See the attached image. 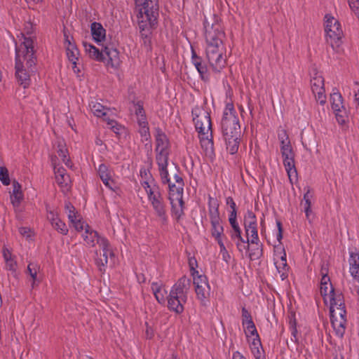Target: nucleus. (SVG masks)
<instances>
[{"instance_id":"1","label":"nucleus","mask_w":359,"mask_h":359,"mask_svg":"<svg viewBox=\"0 0 359 359\" xmlns=\"http://www.w3.org/2000/svg\"><path fill=\"white\" fill-rule=\"evenodd\" d=\"M320 292L325 304L329 306L330 320L335 334L341 338L346 331L347 319L343 295L336 292L332 283L320 285Z\"/></svg>"},{"instance_id":"2","label":"nucleus","mask_w":359,"mask_h":359,"mask_svg":"<svg viewBox=\"0 0 359 359\" xmlns=\"http://www.w3.org/2000/svg\"><path fill=\"white\" fill-rule=\"evenodd\" d=\"M221 124L226 150L229 154H235L239 147L241 132L239 121L232 104L226 105Z\"/></svg>"},{"instance_id":"3","label":"nucleus","mask_w":359,"mask_h":359,"mask_svg":"<svg viewBox=\"0 0 359 359\" xmlns=\"http://www.w3.org/2000/svg\"><path fill=\"white\" fill-rule=\"evenodd\" d=\"M137 24L141 32H149L156 23L158 0H135Z\"/></svg>"},{"instance_id":"4","label":"nucleus","mask_w":359,"mask_h":359,"mask_svg":"<svg viewBox=\"0 0 359 359\" xmlns=\"http://www.w3.org/2000/svg\"><path fill=\"white\" fill-rule=\"evenodd\" d=\"M141 186L144 189L148 201L152 206L156 215L162 223L167 221L165 205L158 186L152 177L149 176L141 181Z\"/></svg>"},{"instance_id":"5","label":"nucleus","mask_w":359,"mask_h":359,"mask_svg":"<svg viewBox=\"0 0 359 359\" xmlns=\"http://www.w3.org/2000/svg\"><path fill=\"white\" fill-rule=\"evenodd\" d=\"M242 324L255 359H265L264 352L256 327L250 313L245 308L242 309Z\"/></svg>"},{"instance_id":"6","label":"nucleus","mask_w":359,"mask_h":359,"mask_svg":"<svg viewBox=\"0 0 359 359\" xmlns=\"http://www.w3.org/2000/svg\"><path fill=\"white\" fill-rule=\"evenodd\" d=\"M90 57L103 62L109 68L116 69L120 64L118 52L114 46H85Z\"/></svg>"},{"instance_id":"7","label":"nucleus","mask_w":359,"mask_h":359,"mask_svg":"<svg viewBox=\"0 0 359 359\" xmlns=\"http://www.w3.org/2000/svg\"><path fill=\"white\" fill-rule=\"evenodd\" d=\"M187 299V292L184 285L181 283H177L172 286L168 297V308L177 313H181L184 311V304Z\"/></svg>"},{"instance_id":"8","label":"nucleus","mask_w":359,"mask_h":359,"mask_svg":"<svg viewBox=\"0 0 359 359\" xmlns=\"http://www.w3.org/2000/svg\"><path fill=\"white\" fill-rule=\"evenodd\" d=\"M325 32L327 42L331 45L339 43L344 33L340 22L330 14L325 16Z\"/></svg>"},{"instance_id":"9","label":"nucleus","mask_w":359,"mask_h":359,"mask_svg":"<svg viewBox=\"0 0 359 359\" xmlns=\"http://www.w3.org/2000/svg\"><path fill=\"white\" fill-rule=\"evenodd\" d=\"M97 244L102 250V255L96 259L95 263L100 271L104 272L108 264L114 265V253L107 238H100L97 241Z\"/></svg>"},{"instance_id":"10","label":"nucleus","mask_w":359,"mask_h":359,"mask_svg":"<svg viewBox=\"0 0 359 359\" xmlns=\"http://www.w3.org/2000/svg\"><path fill=\"white\" fill-rule=\"evenodd\" d=\"M224 50L219 46H207L205 49L206 57L212 70L219 72L226 65Z\"/></svg>"},{"instance_id":"11","label":"nucleus","mask_w":359,"mask_h":359,"mask_svg":"<svg viewBox=\"0 0 359 359\" xmlns=\"http://www.w3.org/2000/svg\"><path fill=\"white\" fill-rule=\"evenodd\" d=\"M243 226L248 238V242L252 245H258L259 238L257 231V221L256 215L251 210H248L244 215Z\"/></svg>"},{"instance_id":"12","label":"nucleus","mask_w":359,"mask_h":359,"mask_svg":"<svg viewBox=\"0 0 359 359\" xmlns=\"http://www.w3.org/2000/svg\"><path fill=\"white\" fill-rule=\"evenodd\" d=\"M280 151L283 158L285 170L292 182L297 177V171L294 168V154L290 140L280 142Z\"/></svg>"},{"instance_id":"13","label":"nucleus","mask_w":359,"mask_h":359,"mask_svg":"<svg viewBox=\"0 0 359 359\" xmlns=\"http://www.w3.org/2000/svg\"><path fill=\"white\" fill-rule=\"evenodd\" d=\"M210 219L211 223V234L217 243L223 241L224 228L217 207H211L209 210Z\"/></svg>"},{"instance_id":"14","label":"nucleus","mask_w":359,"mask_h":359,"mask_svg":"<svg viewBox=\"0 0 359 359\" xmlns=\"http://www.w3.org/2000/svg\"><path fill=\"white\" fill-rule=\"evenodd\" d=\"M273 261L281 279L285 280L287 277L289 266L287 264L285 249L280 245L274 247Z\"/></svg>"},{"instance_id":"15","label":"nucleus","mask_w":359,"mask_h":359,"mask_svg":"<svg viewBox=\"0 0 359 359\" xmlns=\"http://www.w3.org/2000/svg\"><path fill=\"white\" fill-rule=\"evenodd\" d=\"M156 160H168L169 141L167 136L160 130H156Z\"/></svg>"},{"instance_id":"16","label":"nucleus","mask_w":359,"mask_h":359,"mask_svg":"<svg viewBox=\"0 0 359 359\" xmlns=\"http://www.w3.org/2000/svg\"><path fill=\"white\" fill-rule=\"evenodd\" d=\"M311 90L314 94L316 100L324 104L326 102L325 90L324 87V79L319 72H315L311 79Z\"/></svg>"},{"instance_id":"17","label":"nucleus","mask_w":359,"mask_h":359,"mask_svg":"<svg viewBox=\"0 0 359 359\" xmlns=\"http://www.w3.org/2000/svg\"><path fill=\"white\" fill-rule=\"evenodd\" d=\"M133 107V110L137 118V122L140 128V133L142 138H144L145 140H147L149 137V129L142 104L139 102L136 104H134Z\"/></svg>"},{"instance_id":"18","label":"nucleus","mask_w":359,"mask_h":359,"mask_svg":"<svg viewBox=\"0 0 359 359\" xmlns=\"http://www.w3.org/2000/svg\"><path fill=\"white\" fill-rule=\"evenodd\" d=\"M196 129L199 135L212 134L211 120L208 112L201 110L196 117H194Z\"/></svg>"},{"instance_id":"19","label":"nucleus","mask_w":359,"mask_h":359,"mask_svg":"<svg viewBox=\"0 0 359 359\" xmlns=\"http://www.w3.org/2000/svg\"><path fill=\"white\" fill-rule=\"evenodd\" d=\"M192 278L197 297L200 300L203 301L209 296L210 291V287L207 278L202 273Z\"/></svg>"},{"instance_id":"20","label":"nucleus","mask_w":359,"mask_h":359,"mask_svg":"<svg viewBox=\"0 0 359 359\" xmlns=\"http://www.w3.org/2000/svg\"><path fill=\"white\" fill-rule=\"evenodd\" d=\"M10 198L16 217L20 219L22 217V191L21 184L17 181L13 182V190L10 193Z\"/></svg>"},{"instance_id":"21","label":"nucleus","mask_w":359,"mask_h":359,"mask_svg":"<svg viewBox=\"0 0 359 359\" xmlns=\"http://www.w3.org/2000/svg\"><path fill=\"white\" fill-rule=\"evenodd\" d=\"M65 210L70 224L77 231H82L85 222L76 208L70 203L67 202Z\"/></svg>"},{"instance_id":"22","label":"nucleus","mask_w":359,"mask_h":359,"mask_svg":"<svg viewBox=\"0 0 359 359\" xmlns=\"http://www.w3.org/2000/svg\"><path fill=\"white\" fill-rule=\"evenodd\" d=\"M47 219L52 227L62 235H67L68 228L65 223L60 218L58 212L54 208L47 209Z\"/></svg>"},{"instance_id":"23","label":"nucleus","mask_w":359,"mask_h":359,"mask_svg":"<svg viewBox=\"0 0 359 359\" xmlns=\"http://www.w3.org/2000/svg\"><path fill=\"white\" fill-rule=\"evenodd\" d=\"M98 175L104 184L109 189L116 191L118 187L115 182L113 176L114 172L104 164H100L97 170Z\"/></svg>"},{"instance_id":"24","label":"nucleus","mask_w":359,"mask_h":359,"mask_svg":"<svg viewBox=\"0 0 359 359\" xmlns=\"http://www.w3.org/2000/svg\"><path fill=\"white\" fill-rule=\"evenodd\" d=\"M55 177L57 184L64 193L68 192L71 188V179L62 167H55Z\"/></svg>"},{"instance_id":"25","label":"nucleus","mask_w":359,"mask_h":359,"mask_svg":"<svg viewBox=\"0 0 359 359\" xmlns=\"http://www.w3.org/2000/svg\"><path fill=\"white\" fill-rule=\"evenodd\" d=\"M183 194L177 193L169 194V199L172 206V213L175 218L179 219L184 214L182 200Z\"/></svg>"},{"instance_id":"26","label":"nucleus","mask_w":359,"mask_h":359,"mask_svg":"<svg viewBox=\"0 0 359 359\" xmlns=\"http://www.w3.org/2000/svg\"><path fill=\"white\" fill-rule=\"evenodd\" d=\"M201 148L205 155L212 158L215 156L214 144L212 141V133L204 135H199Z\"/></svg>"},{"instance_id":"27","label":"nucleus","mask_w":359,"mask_h":359,"mask_svg":"<svg viewBox=\"0 0 359 359\" xmlns=\"http://www.w3.org/2000/svg\"><path fill=\"white\" fill-rule=\"evenodd\" d=\"M235 243L238 251L241 252L243 255L245 254V256L248 257L251 259H255V256L258 257L261 254L259 243L258 244V245H256L257 248L253 250L254 252L250 251L249 248L250 244H251V243H248V240L245 241L244 239H242L241 241H236Z\"/></svg>"},{"instance_id":"28","label":"nucleus","mask_w":359,"mask_h":359,"mask_svg":"<svg viewBox=\"0 0 359 359\" xmlns=\"http://www.w3.org/2000/svg\"><path fill=\"white\" fill-rule=\"evenodd\" d=\"M191 48L192 54V63L199 73L201 79L205 81H208L210 79L209 69L205 65L202 64L201 58L197 56L196 51L194 49V46H191Z\"/></svg>"},{"instance_id":"29","label":"nucleus","mask_w":359,"mask_h":359,"mask_svg":"<svg viewBox=\"0 0 359 359\" xmlns=\"http://www.w3.org/2000/svg\"><path fill=\"white\" fill-rule=\"evenodd\" d=\"M82 231H84L82 233V237L86 243L90 246H94L95 243H97V241L100 238H104L103 237H99L97 233L92 229L86 222L83 223Z\"/></svg>"},{"instance_id":"30","label":"nucleus","mask_w":359,"mask_h":359,"mask_svg":"<svg viewBox=\"0 0 359 359\" xmlns=\"http://www.w3.org/2000/svg\"><path fill=\"white\" fill-rule=\"evenodd\" d=\"M67 56L71 63L72 70L75 74H78L80 72V69L77 67L80 57L78 46H67Z\"/></svg>"},{"instance_id":"31","label":"nucleus","mask_w":359,"mask_h":359,"mask_svg":"<svg viewBox=\"0 0 359 359\" xmlns=\"http://www.w3.org/2000/svg\"><path fill=\"white\" fill-rule=\"evenodd\" d=\"M350 273L355 280L359 283V254L351 252L349 257Z\"/></svg>"},{"instance_id":"32","label":"nucleus","mask_w":359,"mask_h":359,"mask_svg":"<svg viewBox=\"0 0 359 359\" xmlns=\"http://www.w3.org/2000/svg\"><path fill=\"white\" fill-rule=\"evenodd\" d=\"M224 35L221 31H207L205 34V39L208 45H222L224 43L223 38Z\"/></svg>"},{"instance_id":"33","label":"nucleus","mask_w":359,"mask_h":359,"mask_svg":"<svg viewBox=\"0 0 359 359\" xmlns=\"http://www.w3.org/2000/svg\"><path fill=\"white\" fill-rule=\"evenodd\" d=\"M56 151L58 156L61 158L62 162L68 167L71 166V163L68 157V151L66 144L62 139H58L55 143Z\"/></svg>"},{"instance_id":"34","label":"nucleus","mask_w":359,"mask_h":359,"mask_svg":"<svg viewBox=\"0 0 359 359\" xmlns=\"http://www.w3.org/2000/svg\"><path fill=\"white\" fill-rule=\"evenodd\" d=\"M90 31L93 39L97 43L104 40L106 31L102 25L99 22H93L90 25Z\"/></svg>"},{"instance_id":"35","label":"nucleus","mask_w":359,"mask_h":359,"mask_svg":"<svg viewBox=\"0 0 359 359\" xmlns=\"http://www.w3.org/2000/svg\"><path fill=\"white\" fill-rule=\"evenodd\" d=\"M28 274L30 277L29 281L32 287H34L39 283L41 277L39 275L40 267L37 264L30 263L27 266Z\"/></svg>"},{"instance_id":"36","label":"nucleus","mask_w":359,"mask_h":359,"mask_svg":"<svg viewBox=\"0 0 359 359\" xmlns=\"http://www.w3.org/2000/svg\"><path fill=\"white\" fill-rule=\"evenodd\" d=\"M151 290L158 303L164 304L165 302V299L168 297H167V290L161 283H153Z\"/></svg>"},{"instance_id":"37","label":"nucleus","mask_w":359,"mask_h":359,"mask_svg":"<svg viewBox=\"0 0 359 359\" xmlns=\"http://www.w3.org/2000/svg\"><path fill=\"white\" fill-rule=\"evenodd\" d=\"M3 256L6 262V269L9 270L11 274L16 277L17 264L8 249H4Z\"/></svg>"},{"instance_id":"38","label":"nucleus","mask_w":359,"mask_h":359,"mask_svg":"<svg viewBox=\"0 0 359 359\" xmlns=\"http://www.w3.org/2000/svg\"><path fill=\"white\" fill-rule=\"evenodd\" d=\"M15 76L18 79L19 84H22V62L21 60L20 49L18 46H15Z\"/></svg>"},{"instance_id":"39","label":"nucleus","mask_w":359,"mask_h":359,"mask_svg":"<svg viewBox=\"0 0 359 359\" xmlns=\"http://www.w3.org/2000/svg\"><path fill=\"white\" fill-rule=\"evenodd\" d=\"M158 166V170L160 173V176L161 178V181L163 184L169 183L170 179H169V174L167 169V166L168 164V160H158L156 161Z\"/></svg>"},{"instance_id":"40","label":"nucleus","mask_w":359,"mask_h":359,"mask_svg":"<svg viewBox=\"0 0 359 359\" xmlns=\"http://www.w3.org/2000/svg\"><path fill=\"white\" fill-rule=\"evenodd\" d=\"M90 108L91 111L93 112V114L95 116H96L97 117L103 116L104 117L103 120L105 118H109L108 116H107V109L106 108H104V107L102 106L101 104L92 102L90 104Z\"/></svg>"},{"instance_id":"41","label":"nucleus","mask_w":359,"mask_h":359,"mask_svg":"<svg viewBox=\"0 0 359 359\" xmlns=\"http://www.w3.org/2000/svg\"><path fill=\"white\" fill-rule=\"evenodd\" d=\"M330 102L334 111L344 107L342 97L339 93H333L331 95Z\"/></svg>"},{"instance_id":"42","label":"nucleus","mask_w":359,"mask_h":359,"mask_svg":"<svg viewBox=\"0 0 359 359\" xmlns=\"http://www.w3.org/2000/svg\"><path fill=\"white\" fill-rule=\"evenodd\" d=\"M175 180L177 184H169V194L177 193L180 194H183V180L182 179V177L177 175H175Z\"/></svg>"},{"instance_id":"43","label":"nucleus","mask_w":359,"mask_h":359,"mask_svg":"<svg viewBox=\"0 0 359 359\" xmlns=\"http://www.w3.org/2000/svg\"><path fill=\"white\" fill-rule=\"evenodd\" d=\"M334 113L339 125H345L348 121V114L345 107L335 110Z\"/></svg>"},{"instance_id":"44","label":"nucleus","mask_w":359,"mask_h":359,"mask_svg":"<svg viewBox=\"0 0 359 359\" xmlns=\"http://www.w3.org/2000/svg\"><path fill=\"white\" fill-rule=\"evenodd\" d=\"M104 121L106 123L107 127L111 129L115 133L120 134L124 130L121 125L118 124L115 120L109 118H105Z\"/></svg>"},{"instance_id":"45","label":"nucleus","mask_w":359,"mask_h":359,"mask_svg":"<svg viewBox=\"0 0 359 359\" xmlns=\"http://www.w3.org/2000/svg\"><path fill=\"white\" fill-rule=\"evenodd\" d=\"M0 181L5 186H8L11 183L8 170L4 166H0Z\"/></svg>"},{"instance_id":"46","label":"nucleus","mask_w":359,"mask_h":359,"mask_svg":"<svg viewBox=\"0 0 359 359\" xmlns=\"http://www.w3.org/2000/svg\"><path fill=\"white\" fill-rule=\"evenodd\" d=\"M189 266L192 277L201 274L199 271L196 270L198 264L195 257H191L189 258Z\"/></svg>"},{"instance_id":"47","label":"nucleus","mask_w":359,"mask_h":359,"mask_svg":"<svg viewBox=\"0 0 359 359\" xmlns=\"http://www.w3.org/2000/svg\"><path fill=\"white\" fill-rule=\"evenodd\" d=\"M231 238L236 243L237 241H241L243 238L241 236V229L238 226L231 227Z\"/></svg>"},{"instance_id":"48","label":"nucleus","mask_w":359,"mask_h":359,"mask_svg":"<svg viewBox=\"0 0 359 359\" xmlns=\"http://www.w3.org/2000/svg\"><path fill=\"white\" fill-rule=\"evenodd\" d=\"M218 244L219 245V249H220L219 252L222 255V259L225 262L228 263L231 259V256H230L229 253L228 252V251L224 245V242L219 241V243H218Z\"/></svg>"},{"instance_id":"49","label":"nucleus","mask_w":359,"mask_h":359,"mask_svg":"<svg viewBox=\"0 0 359 359\" xmlns=\"http://www.w3.org/2000/svg\"><path fill=\"white\" fill-rule=\"evenodd\" d=\"M353 13L359 19V0H348Z\"/></svg>"},{"instance_id":"50","label":"nucleus","mask_w":359,"mask_h":359,"mask_svg":"<svg viewBox=\"0 0 359 359\" xmlns=\"http://www.w3.org/2000/svg\"><path fill=\"white\" fill-rule=\"evenodd\" d=\"M312 198L313 195L308 189L307 191L304 194V201L302 203L304 208H311Z\"/></svg>"},{"instance_id":"51","label":"nucleus","mask_w":359,"mask_h":359,"mask_svg":"<svg viewBox=\"0 0 359 359\" xmlns=\"http://www.w3.org/2000/svg\"><path fill=\"white\" fill-rule=\"evenodd\" d=\"M327 269L325 266H323L321 269V279L320 285H329V283H331L330 277L327 275Z\"/></svg>"},{"instance_id":"52","label":"nucleus","mask_w":359,"mask_h":359,"mask_svg":"<svg viewBox=\"0 0 359 359\" xmlns=\"http://www.w3.org/2000/svg\"><path fill=\"white\" fill-rule=\"evenodd\" d=\"M236 217V210H231L229 217V222L231 227L239 225L238 223L237 222Z\"/></svg>"},{"instance_id":"53","label":"nucleus","mask_w":359,"mask_h":359,"mask_svg":"<svg viewBox=\"0 0 359 359\" xmlns=\"http://www.w3.org/2000/svg\"><path fill=\"white\" fill-rule=\"evenodd\" d=\"M34 232L31 230L30 229L25 228L24 227V238H26V239L30 242L33 241L34 238Z\"/></svg>"},{"instance_id":"54","label":"nucleus","mask_w":359,"mask_h":359,"mask_svg":"<svg viewBox=\"0 0 359 359\" xmlns=\"http://www.w3.org/2000/svg\"><path fill=\"white\" fill-rule=\"evenodd\" d=\"M278 137L280 142L290 140L287 132L284 129H281L278 131Z\"/></svg>"},{"instance_id":"55","label":"nucleus","mask_w":359,"mask_h":359,"mask_svg":"<svg viewBox=\"0 0 359 359\" xmlns=\"http://www.w3.org/2000/svg\"><path fill=\"white\" fill-rule=\"evenodd\" d=\"M146 337L147 339H152L154 336V330L147 323L146 324Z\"/></svg>"},{"instance_id":"56","label":"nucleus","mask_w":359,"mask_h":359,"mask_svg":"<svg viewBox=\"0 0 359 359\" xmlns=\"http://www.w3.org/2000/svg\"><path fill=\"white\" fill-rule=\"evenodd\" d=\"M276 224H277V227H278V232L276 236V238L280 242L283 238L281 223H280V222L277 221Z\"/></svg>"},{"instance_id":"57","label":"nucleus","mask_w":359,"mask_h":359,"mask_svg":"<svg viewBox=\"0 0 359 359\" xmlns=\"http://www.w3.org/2000/svg\"><path fill=\"white\" fill-rule=\"evenodd\" d=\"M36 58L34 57H31L29 60L27 61V65L28 69H31L30 72H33L32 67L35 65Z\"/></svg>"},{"instance_id":"58","label":"nucleus","mask_w":359,"mask_h":359,"mask_svg":"<svg viewBox=\"0 0 359 359\" xmlns=\"http://www.w3.org/2000/svg\"><path fill=\"white\" fill-rule=\"evenodd\" d=\"M291 334H292L291 340L294 341L295 342L297 341V340H298V338H297V330L295 327H292Z\"/></svg>"},{"instance_id":"59","label":"nucleus","mask_w":359,"mask_h":359,"mask_svg":"<svg viewBox=\"0 0 359 359\" xmlns=\"http://www.w3.org/2000/svg\"><path fill=\"white\" fill-rule=\"evenodd\" d=\"M226 203L228 205H229L231 210H236V203L233 201V200L232 199V198H231V197L227 198H226Z\"/></svg>"},{"instance_id":"60","label":"nucleus","mask_w":359,"mask_h":359,"mask_svg":"<svg viewBox=\"0 0 359 359\" xmlns=\"http://www.w3.org/2000/svg\"><path fill=\"white\" fill-rule=\"evenodd\" d=\"M232 359H245V358L243 357V355L241 353L236 351V352L233 353Z\"/></svg>"},{"instance_id":"61","label":"nucleus","mask_w":359,"mask_h":359,"mask_svg":"<svg viewBox=\"0 0 359 359\" xmlns=\"http://www.w3.org/2000/svg\"><path fill=\"white\" fill-rule=\"evenodd\" d=\"M304 210L306 218L309 219L310 215L311 214V208H304Z\"/></svg>"},{"instance_id":"62","label":"nucleus","mask_w":359,"mask_h":359,"mask_svg":"<svg viewBox=\"0 0 359 359\" xmlns=\"http://www.w3.org/2000/svg\"><path fill=\"white\" fill-rule=\"evenodd\" d=\"M354 102L357 106H359V95L355 92Z\"/></svg>"},{"instance_id":"63","label":"nucleus","mask_w":359,"mask_h":359,"mask_svg":"<svg viewBox=\"0 0 359 359\" xmlns=\"http://www.w3.org/2000/svg\"><path fill=\"white\" fill-rule=\"evenodd\" d=\"M29 42H31L32 43H34V41H32V39L31 38L24 37V42H23L24 45H27V43H29Z\"/></svg>"},{"instance_id":"64","label":"nucleus","mask_w":359,"mask_h":359,"mask_svg":"<svg viewBox=\"0 0 359 359\" xmlns=\"http://www.w3.org/2000/svg\"><path fill=\"white\" fill-rule=\"evenodd\" d=\"M26 48L27 49V52H33L34 46H26Z\"/></svg>"}]
</instances>
